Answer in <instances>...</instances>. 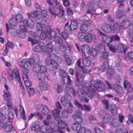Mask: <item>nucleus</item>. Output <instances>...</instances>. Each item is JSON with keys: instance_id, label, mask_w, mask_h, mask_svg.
<instances>
[{"instance_id": "nucleus-1", "label": "nucleus", "mask_w": 133, "mask_h": 133, "mask_svg": "<svg viewBox=\"0 0 133 133\" xmlns=\"http://www.w3.org/2000/svg\"><path fill=\"white\" fill-rule=\"evenodd\" d=\"M6 104L8 107L6 106H4L1 109V112L5 117L4 121H6L10 122H12V119L14 117V114L12 111H9V109H12V102L11 99H7Z\"/></svg>"}, {"instance_id": "nucleus-2", "label": "nucleus", "mask_w": 133, "mask_h": 133, "mask_svg": "<svg viewBox=\"0 0 133 133\" xmlns=\"http://www.w3.org/2000/svg\"><path fill=\"white\" fill-rule=\"evenodd\" d=\"M43 27L41 28L40 30H37L38 31H41L40 35V37L41 39L44 40L45 39H46L47 38L49 37L48 36L49 30H50V25H48L46 27V25H43Z\"/></svg>"}, {"instance_id": "nucleus-3", "label": "nucleus", "mask_w": 133, "mask_h": 133, "mask_svg": "<svg viewBox=\"0 0 133 133\" xmlns=\"http://www.w3.org/2000/svg\"><path fill=\"white\" fill-rule=\"evenodd\" d=\"M19 29H17L16 31V33L19 38H23L24 37L25 32L24 21H23V24L19 25Z\"/></svg>"}, {"instance_id": "nucleus-4", "label": "nucleus", "mask_w": 133, "mask_h": 133, "mask_svg": "<svg viewBox=\"0 0 133 133\" xmlns=\"http://www.w3.org/2000/svg\"><path fill=\"white\" fill-rule=\"evenodd\" d=\"M82 114L81 111L77 110L75 111V113L72 115V117L73 119L77 123H82L83 120L81 117Z\"/></svg>"}, {"instance_id": "nucleus-5", "label": "nucleus", "mask_w": 133, "mask_h": 133, "mask_svg": "<svg viewBox=\"0 0 133 133\" xmlns=\"http://www.w3.org/2000/svg\"><path fill=\"white\" fill-rule=\"evenodd\" d=\"M19 74L18 70L16 68L14 69L12 71L11 73H9L8 74L7 78L10 80H13L14 78L17 79V77L19 76Z\"/></svg>"}, {"instance_id": "nucleus-6", "label": "nucleus", "mask_w": 133, "mask_h": 133, "mask_svg": "<svg viewBox=\"0 0 133 133\" xmlns=\"http://www.w3.org/2000/svg\"><path fill=\"white\" fill-rule=\"evenodd\" d=\"M12 122L4 121L3 122V124L4 126V128L5 131L7 132L12 131L14 130V128L11 124Z\"/></svg>"}, {"instance_id": "nucleus-7", "label": "nucleus", "mask_w": 133, "mask_h": 133, "mask_svg": "<svg viewBox=\"0 0 133 133\" xmlns=\"http://www.w3.org/2000/svg\"><path fill=\"white\" fill-rule=\"evenodd\" d=\"M36 21L37 22L36 25L37 30H40L43 27V25H45V24H41V23L42 22L43 20V17L41 14H39L36 17Z\"/></svg>"}, {"instance_id": "nucleus-8", "label": "nucleus", "mask_w": 133, "mask_h": 133, "mask_svg": "<svg viewBox=\"0 0 133 133\" xmlns=\"http://www.w3.org/2000/svg\"><path fill=\"white\" fill-rule=\"evenodd\" d=\"M57 7L55 5L50 6L49 9V11L51 15L55 18L56 16L59 17V14L56 12Z\"/></svg>"}, {"instance_id": "nucleus-9", "label": "nucleus", "mask_w": 133, "mask_h": 133, "mask_svg": "<svg viewBox=\"0 0 133 133\" xmlns=\"http://www.w3.org/2000/svg\"><path fill=\"white\" fill-rule=\"evenodd\" d=\"M97 87V90L99 91H103L105 88L104 84L101 81L95 82L94 83Z\"/></svg>"}, {"instance_id": "nucleus-10", "label": "nucleus", "mask_w": 133, "mask_h": 133, "mask_svg": "<svg viewBox=\"0 0 133 133\" xmlns=\"http://www.w3.org/2000/svg\"><path fill=\"white\" fill-rule=\"evenodd\" d=\"M101 36H103L102 37V39L103 41L107 44H108L112 41V39L111 36L110 37L104 34L101 32Z\"/></svg>"}, {"instance_id": "nucleus-11", "label": "nucleus", "mask_w": 133, "mask_h": 133, "mask_svg": "<svg viewBox=\"0 0 133 133\" xmlns=\"http://www.w3.org/2000/svg\"><path fill=\"white\" fill-rule=\"evenodd\" d=\"M39 87L42 90H46L49 88V86L48 83L45 82H42L39 83L38 85Z\"/></svg>"}, {"instance_id": "nucleus-12", "label": "nucleus", "mask_w": 133, "mask_h": 133, "mask_svg": "<svg viewBox=\"0 0 133 133\" xmlns=\"http://www.w3.org/2000/svg\"><path fill=\"white\" fill-rule=\"evenodd\" d=\"M4 87L5 90L4 91V94L3 95V98L5 100L11 99L10 98L11 95L8 90V86L5 85Z\"/></svg>"}, {"instance_id": "nucleus-13", "label": "nucleus", "mask_w": 133, "mask_h": 133, "mask_svg": "<svg viewBox=\"0 0 133 133\" xmlns=\"http://www.w3.org/2000/svg\"><path fill=\"white\" fill-rule=\"evenodd\" d=\"M101 28L104 32L107 33H110L111 32V25H109L107 24H104Z\"/></svg>"}, {"instance_id": "nucleus-14", "label": "nucleus", "mask_w": 133, "mask_h": 133, "mask_svg": "<svg viewBox=\"0 0 133 133\" xmlns=\"http://www.w3.org/2000/svg\"><path fill=\"white\" fill-rule=\"evenodd\" d=\"M18 64L21 67L22 70L23 72V73L25 74V59L24 58H22L18 59Z\"/></svg>"}, {"instance_id": "nucleus-15", "label": "nucleus", "mask_w": 133, "mask_h": 133, "mask_svg": "<svg viewBox=\"0 0 133 133\" xmlns=\"http://www.w3.org/2000/svg\"><path fill=\"white\" fill-rule=\"evenodd\" d=\"M46 42L48 43L46 46V49L48 50H52L53 48V46L52 45V39L50 36H49L47 38Z\"/></svg>"}, {"instance_id": "nucleus-16", "label": "nucleus", "mask_w": 133, "mask_h": 133, "mask_svg": "<svg viewBox=\"0 0 133 133\" xmlns=\"http://www.w3.org/2000/svg\"><path fill=\"white\" fill-rule=\"evenodd\" d=\"M60 111V110L58 109H55L52 111L53 116L56 121L59 120Z\"/></svg>"}, {"instance_id": "nucleus-17", "label": "nucleus", "mask_w": 133, "mask_h": 133, "mask_svg": "<svg viewBox=\"0 0 133 133\" xmlns=\"http://www.w3.org/2000/svg\"><path fill=\"white\" fill-rule=\"evenodd\" d=\"M84 37L85 41L88 43L91 42L93 38L92 35L89 33H87L85 34Z\"/></svg>"}, {"instance_id": "nucleus-18", "label": "nucleus", "mask_w": 133, "mask_h": 133, "mask_svg": "<svg viewBox=\"0 0 133 133\" xmlns=\"http://www.w3.org/2000/svg\"><path fill=\"white\" fill-rule=\"evenodd\" d=\"M111 31L118 32L120 30V26L117 23H115L113 25H111Z\"/></svg>"}, {"instance_id": "nucleus-19", "label": "nucleus", "mask_w": 133, "mask_h": 133, "mask_svg": "<svg viewBox=\"0 0 133 133\" xmlns=\"http://www.w3.org/2000/svg\"><path fill=\"white\" fill-rule=\"evenodd\" d=\"M80 60V59H79L77 62L79 70H80L81 73L82 72L83 74L86 73L87 72V69L81 65Z\"/></svg>"}, {"instance_id": "nucleus-20", "label": "nucleus", "mask_w": 133, "mask_h": 133, "mask_svg": "<svg viewBox=\"0 0 133 133\" xmlns=\"http://www.w3.org/2000/svg\"><path fill=\"white\" fill-rule=\"evenodd\" d=\"M130 22L127 19H125V20L123 21H121V25L122 27L125 28H127L130 25Z\"/></svg>"}, {"instance_id": "nucleus-21", "label": "nucleus", "mask_w": 133, "mask_h": 133, "mask_svg": "<svg viewBox=\"0 0 133 133\" xmlns=\"http://www.w3.org/2000/svg\"><path fill=\"white\" fill-rule=\"evenodd\" d=\"M114 89L118 94H121L122 92L123 87L120 85L117 84H115Z\"/></svg>"}, {"instance_id": "nucleus-22", "label": "nucleus", "mask_w": 133, "mask_h": 133, "mask_svg": "<svg viewBox=\"0 0 133 133\" xmlns=\"http://www.w3.org/2000/svg\"><path fill=\"white\" fill-rule=\"evenodd\" d=\"M19 106L20 116L24 120H25V112L24 108L21 104H20Z\"/></svg>"}, {"instance_id": "nucleus-23", "label": "nucleus", "mask_w": 133, "mask_h": 133, "mask_svg": "<svg viewBox=\"0 0 133 133\" xmlns=\"http://www.w3.org/2000/svg\"><path fill=\"white\" fill-rule=\"evenodd\" d=\"M57 127L59 128L63 129L65 128L67 125V124L63 121L57 122Z\"/></svg>"}, {"instance_id": "nucleus-24", "label": "nucleus", "mask_w": 133, "mask_h": 133, "mask_svg": "<svg viewBox=\"0 0 133 133\" xmlns=\"http://www.w3.org/2000/svg\"><path fill=\"white\" fill-rule=\"evenodd\" d=\"M82 61L84 65L86 66H89L91 64L90 60L87 58L82 57Z\"/></svg>"}, {"instance_id": "nucleus-25", "label": "nucleus", "mask_w": 133, "mask_h": 133, "mask_svg": "<svg viewBox=\"0 0 133 133\" xmlns=\"http://www.w3.org/2000/svg\"><path fill=\"white\" fill-rule=\"evenodd\" d=\"M9 24L12 26H15L18 24V22L15 17L11 18L8 21Z\"/></svg>"}, {"instance_id": "nucleus-26", "label": "nucleus", "mask_w": 133, "mask_h": 133, "mask_svg": "<svg viewBox=\"0 0 133 133\" xmlns=\"http://www.w3.org/2000/svg\"><path fill=\"white\" fill-rule=\"evenodd\" d=\"M111 119L110 115L108 113L106 114L102 118V121L104 123H106L109 122Z\"/></svg>"}, {"instance_id": "nucleus-27", "label": "nucleus", "mask_w": 133, "mask_h": 133, "mask_svg": "<svg viewBox=\"0 0 133 133\" xmlns=\"http://www.w3.org/2000/svg\"><path fill=\"white\" fill-rule=\"evenodd\" d=\"M72 31L70 26L69 25V23L68 22L66 23L64 28V32L66 33H68V34H70Z\"/></svg>"}, {"instance_id": "nucleus-28", "label": "nucleus", "mask_w": 133, "mask_h": 133, "mask_svg": "<svg viewBox=\"0 0 133 133\" xmlns=\"http://www.w3.org/2000/svg\"><path fill=\"white\" fill-rule=\"evenodd\" d=\"M80 123H75L72 124L71 126V128L74 130L78 131L80 128L81 126V125L79 124Z\"/></svg>"}, {"instance_id": "nucleus-29", "label": "nucleus", "mask_w": 133, "mask_h": 133, "mask_svg": "<svg viewBox=\"0 0 133 133\" xmlns=\"http://www.w3.org/2000/svg\"><path fill=\"white\" fill-rule=\"evenodd\" d=\"M77 23L76 21H72L70 25L72 31L76 29L77 28Z\"/></svg>"}, {"instance_id": "nucleus-30", "label": "nucleus", "mask_w": 133, "mask_h": 133, "mask_svg": "<svg viewBox=\"0 0 133 133\" xmlns=\"http://www.w3.org/2000/svg\"><path fill=\"white\" fill-rule=\"evenodd\" d=\"M38 37L36 38H35L33 40L31 38L29 37L28 39V41H30L31 43L33 45H35L36 44H37L39 42L40 40V38L39 36H38Z\"/></svg>"}, {"instance_id": "nucleus-31", "label": "nucleus", "mask_w": 133, "mask_h": 133, "mask_svg": "<svg viewBox=\"0 0 133 133\" xmlns=\"http://www.w3.org/2000/svg\"><path fill=\"white\" fill-rule=\"evenodd\" d=\"M110 109L112 114L114 115L117 114V107L115 105H112L110 108Z\"/></svg>"}, {"instance_id": "nucleus-32", "label": "nucleus", "mask_w": 133, "mask_h": 133, "mask_svg": "<svg viewBox=\"0 0 133 133\" xmlns=\"http://www.w3.org/2000/svg\"><path fill=\"white\" fill-rule=\"evenodd\" d=\"M50 30H49L48 34L50 35L51 37L54 38L57 35V32L55 31L54 30L51 29L50 26Z\"/></svg>"}, {"instance_id": "nucleus-33", "label": "nucleus", "mask_w": 133, "mask_h": 133, "mask_svg": "<svg viewBox=\"0 0 133 133\" xmlns=\"http://www.w3.org/2000/svg\"><path fill=\"white\" fill-rule=\"evenodd\" d=\"M82 57L87 58L91 55V50H86V53L84 50H82Z\"/></svg>"}, {"instance_id": "nucleus-34", "label": "nucleus", "mask_w": 133, "mask_h": 133, "mask_svg": "<svg viewBox=\"0 0 133 133\" xmlns=\"http://www.w3.org/2000/svg\"><path fill=\"white\" fill-rule=\"evenodd\" d=\"M127 46L123 45L122 43H119L117 46L118 50H127Z\"/></svg>"}, {"instance_id": "nucleus-35", "label": "nucleus", "mask_w": 133, "mask_h": 133, "mask_svg": "<svg viewBox=\"0 0 133 133\" xmlns=\"http://www.w3.org/2000/svg\"><path fill=\"white\" fill-rule=\"evenodd\" d=\"M42 114L45 115H48L50 114V111L46 106H44L42 111Z\"/></svg>"}, {"instance_id": "nucleus-36", "label": "nucleus", "mask_w": 133, "mask_h": 133, "mask_svg": "<svg viewBox=\"0 0 133 133\" xmlns=\"http://www.w3.org/2000/svg\"><path fill=\"white\" fill-rule=\"evenodd\" d=\"M45 75L44 72H39L38 74L37 77L39 80L43 81L45 78Z\"/></svg>"}, {"instance_id": "nucleus-37", "label": "nucleus", "mask_w": 133, "mask_h": 133, "mask_svg": "<svg viewBox=\"0 0 133 133\" xmlns=\"http://www.w3.org/2000/svg\"><path fill=\"white\" fill-rule=\"evenodd\" d=\"M35 61V59L34 57L29 58L28 59L27 62H25V64H26L28 66H29L34 63Z\"/></svg>"}, {"instance_id": "nucleus-38", "label": "nucleus", "mask_w": 133, "mask_h": 133, "mask_svg": "<svg viewBox=\"0 0 133 133\" xmlns=\"http://www.w3.org/2000/svg\"><path fill=\"white\" fill-rule=\"evenodd\" d=\"M99 52L102 53L101 55L102 58L103 59H107L108 57V54L107 52L103 51V50H98Z\"/></svg>"}, {"instance_id": "nucleus-39", "label": "nucleus", "mask_w": 133, "mask_h": 133, "mask_svg": "<svg viewBox=\"0 0 133 133\" xmlns=\"http://www.w3.org/2000/svg\"><path fill=\"white\" fill-rule=\"evenodd\" d=\"M74 104L78 108L82 110L83 105L79 103L78 101L76 99H75L73 101Z\"/></svg>"}, {"instance_id": "nucleus-40", "label": "nucleus", "mask_w": 133, "mask_h": 133, "mask_svg": "<svg viewBox=\"0 0 133 133\" xmlns=\"http://www.w3.org/2000/svg\"><path fill=\"white\" fill-rule=\"evenodd\" d=\"M88 27L83 23L80 26V30L82 33H84L87 31Z\"/></svg>"}, {"instance_id": "nucleus-41", "label": "nucleus", "mask_w": 133, "mask_h": 133, "mask_svg": "<svg viewBox=\"0 0 133 133\" xmlns=\"http://www.w3.org/2000/svg\"><path fill=\"white\" fill-rule=\"evenodd\" d=\"M37 11H34L31 14V15H30L29 13H27V15L29 18L31 16L32 17L34 18H36V17L39 15L37 13Z\"/></svg>"}, {"instance_id": "nucleus-42", "label": "nucleus", "mask_w": 133, "mask_h": 133, "mask_svg": "<svg viewBox=\"0 0 133 133\" xmlns=\"http://www.w3.org/2000/svg\"><path fill=\"white\" fill-rule=\"evenodd\" d=\"M14 47V45L11 42L8 41V43L5 45V50H7L9 49L10 48V49H12Z\"/></svg>"}, {"instance_id": "nucleus-43", "label": "nucleus", "mask_w": 133, "mask_h": 133, "mask_svg": "<svg viewBox=\"0 0 133 133\" xmlns=\"http://www.w3.org/2000/svg\"><path fill=\"white\" fill-rule=\"evenodd\" d=\"M83 24L85 25L88 27H89L92 24V22L89 19H84L83 20Z\"/></svg>"}, {"instance_id": "nucleus-44", "label": "nucleus", "mask_w": 133, "mask_h": 133, "mask_svg": "<svg viewBox=\"0 0 133 133\" xmlns=\"http://www.w3.org/2000/svg\"><path fill=\"white\" fill-rule=\"evenodd\" d=\"M112 126L114 127H116L119 125V122L117 119H114L113 120L111 123Z\"/></svg>"}, {"instance_id": "nucleus-45", "label": "nucleus", "mask_w": 133, "mask_h": 133, "mask_svg": "<svg viewBox=\"0 0 133 133\" xmlns=\"http://www.w3.org/2000/svg\"><path fill=\"white\" fill-rule=\"evenodd\" d=\"M27 26L29 28H32L34 26V23L31 20H26V23Z\"/></svg>"}, {"instance_id": "nucleus-46", "label": "nucleus", "mask_w": 133, "mask_h": 133, "mask_svg": "<svg viewBox=\"0 0 133 133\" xmlns=\"http://www.w3.org/2000/svg\"><path fill=\"white\" fill-rule=\"evenodd\" d=\"M70 116V114L65 110H63L62 112V116L64 118H67Z\"/></svg>"}, {"instance_id": "nucleus-47", "label": "nucleus", "mask_w": 133, "mask_h": 133, "mask_svg": "<svg viewBox=\"0 0 133 133\" xmlns=\"http://www.w3.org/2000/svg\"><path fill=\"white\" fill-rule=\"evenodd\" d=\"M27 90L30 97L33 96L35 94V91L33 88H28Z\"/></svg>"}, {"instance_id": "nucleus-48", "label": "nucleus", "mask_w": 133, "mask_h": 133, "mask_svg": "<svg viewBox=\"0 0 133 133\" xmlns=\"http://www.w3.org/2000/svg\"><path fill=\"white\" fill-rule=\"evenodd\" d=\"M109 66V63L108 62L105 61L103 64L101 68V70L103 71H105L108 68Z\"/></svg>"}, {"instance_id": "nucleus-49", "label": "nucleus", "mask_w": 133, "mask_h": 133, "mask_svg": "<svg viewBox=\"0 0 133 133\" xmlns=\"http://www.w3.org/2000/svg\"><path fill=\"white\" fill-rule=\"evenodd\" d=\"M91 110V106L89 105H87L84 104L82 110L86 111H89Z\"/></svg>"}, {"instance_id": "nucleus-50", "label": "nucleus", "mask_w": 133, "mask_h": 133, "mask_svg": "<svg viewBox=\"0 0 133 133\" xmlns=\"http://www.w3.org/2000/svg\"><path fill=\"white\" fill-rule=\"evenodd\" d=\"M46 133H59V131L54 130L52 128H46Z\"/></svg>"}, {"instance_id": "nucleus-51", "label": "nucleus", "mask_w": 133, "mask_h": 133, "mask_svg": "<svg viewBox=\"0 0 133 133\" xmlns=\"http://www.w3.org/2000/svg\"><path fill=\"white\" fill-rule=\"evenodd\" d=\"M89 88L90 91L93 93L95 92L97 90V87H96V85L95 84V85H92L89 86Z\"/></svg>"}, {"instance_id": "nucleus-52", "label": "nucleus", "mask_w": 133, "mask_h": 133, "mask_svg": "<svg viewBox=\"0 0 133 133\" xmlns=\"http://www.w3.org/2000/svg\"><path fill=\"white\" fill-rule=\"evenodd\" d=\"M107 74L110 77H111L115 74V72L112 68H109L107 70Z\"/></svg>"}, {"instance_id": "nucleus-53", "label": "nucleus", "mask_w": 133, "mask_h": 133, "mask_svg": "<svg viewBox=\"0 0 133 133\" xmlns=\"http://www.w3.org/2000/svg\"><path fill=\"white\" fill-rule=\"evenodd\" d=\"M15 18L17 21H18L19 23H21L22 21L23 22V21H24V20H23L22 16L20 14L17 15Z\"/></svg>"}, {"instance_id": "nucleus-54", "label": "nucleus", "mask_w": 133, "mask_h": 133, "mask_svg": "<svg viewBox=\"0 0 133 133\" xmlns=\"http://www.w3.org/2000/svg\"><path fill=\"white\" fill-rule=\"evenodd\" d=\"M40 66L38 64H36L34 65L33 70L35 72H38L40 70Z\"/></svg>"}, {"instance_id": "nucleus-55", "label": "nucleus", "mask_w": 133, "mask_h": 133, "mask_svg": "<svg viewBox=\"0 0 133 133\" xmlns=\"http://www.w3.org/2000/svg\"><path fill=\"white\" fill-rule=\"evenodd\" d=\"M77 37L79 39L81 42H83L85 41L84 35H83L81 33L79 32L77 35Z\"/></svg>"}, {"instance_id": "nucleus-56", "label": "nucleus", "mask_w": 133, "mask_h": 133, "mask_svg": "<svg viewBox=\"0 0 133 133\" xmlns=\"http://www.w3.org/2000/svg\"><path fill=\"white\" fill-rule=\"evenodd\" d=\"M59 75L61 78H66L67 74L65 72L64 70H60Z\"/></svg>"}, {"instance_id": "nucleus-57", "label": "nucleus", "mask_w": 133, "mask_h": 133, "mask_svg": "<svg viewBox=\"0 0 133 133\" xmlns=\"http://www.w3.org/2000/svg\"><path fill=\"white\" fill-rule=\"evenodd\" d=\"M43 122L44 124L46 126V127H45V132L46 133V128H49V127L51 128V125L49 123V122H47V121L45 119H44L43 120Z\"/></svg>"}, {"instance_id": "nucleus-58", "label": "nucleus", "mask_w": 133, "mask_h": 133, "mask_svg": "<svg viewBox=\"0 0 133 133\" xmlns=\"http://www.w3.org/2000/svg\"><path fill=\"white\" fill-rule=\"evenodd\" d=\"M77 94L79 97L81 99H84V98L85 95L83 92L81 91L78 92L77 93Z\"/></svg>"}, {"instance_id": "nucleus-59", "label": "nucleus", "mask_w": 133, "mask_h": 133, "mask_svg": "<svg viewBox=\"0 0 133 133\" xmlns=\"http://www.w3.org/2000/svg\"><path fill=\"white\" fill-rule=\"evenodd\" d=\"M54 40L55 43H61L62 42V40L60 37H55Z\"/></svg>"}, {"instance_id": "nucleus-60", "label": "nucleus", "mask_w": 133, "mask_h": 133, "mask_svg": "<svg viewBox=\"0 0 133 133\" xmlns=\"http://www.w3.org/2000/svg\"><path fill=\"white\" fill-rule=\"evenodd\" d=\"M52 61V59L51 60L50 57H48L45 59V63L48 65H51Z\"/></svg>"}, {"instance_id": "nucleus-61", "label": "nucleus", "mask_w": 133, "mask_h": 133, "mask_svg": "<svg viewBox=\"0 0 133 133\" xmlns=\"http://www.w3.org/2000/svg\"><path fill=\"white\" fill-rule=\"evenodd\" d=\"M102 102L105 106V109H107L109 107V104L108 101L105 99L103 100Z\"/></svg>"}, {"instance_id": "nucleus-62", "label": "nucleus", "mask_w": 133, "mask_h": 133, "mask_svg": "<svg viewBox=\"0 0 133 133\" xmlns=\"http://www.w3.org/2000/svg\"><path fill=\"white\" fill-rule=\"evenodd\" d=\"M105 46L103 44H99L97 48L98 50H105Z\"/></svg>"}, {"instance_id": "nucleus-63", "label": "nucleus", "mask_w": 133, "mask_h": 133, "mask_svg": "<svg viewBox=\"0 0 133 133\" xmlns=\"http://www.w3.org/2000/svg\"><path fill=\"white\" fill-rule=\"evenodd\" d=\"M111 37L112 39V41L114 40L115 41H118L120 39L119 36L117 34L112 36Z\"/></svg>"}, {"instance_id": "nucleus-64", "label": "nucleus", "mask_w": 133, "mask_h": 133, "mask_svg": "<svg viewBox=\"0 0 133 133\" xmlns=\"http://www.w3.org/2000/svg\"><path fill=\"white\" fill-rule=\"evenodd\" d=\"M51 65H52V66L54 68L56 69H57L59 67V66L58 65L57 62L55 61L53 59H52V61Z\"/></svg>"}]
</instances>
